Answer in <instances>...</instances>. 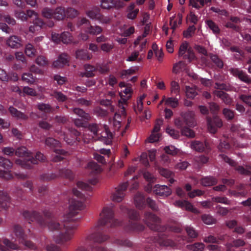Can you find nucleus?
I'll return each instance as SVG.
<instances>
[{
	"label": "nucleus",
	"mask_w": 251,
	"mask_h": 251,
	"mask_svg": "<svg viewBox=\"0 0 251 251\" xmlns=\"http://www.w3.org/2000/svg\"><path fill=\"white\" fill-rule=\"evenodd\" d=\"M25 52L26 56L33 57L35 56L37 51L32 45L28 44L25 46Z\"/></svg>",
	"instance_id": "obj_30"
},
{
	"label": "nucleus",
	"mask_w": 251,
	"mask_h": 251,
	"mask_svg": "<svg viewBox=\"0 0 251 251\" xmlns=\"http://www.w3.org/2000/svg\"><path fill=\"white\" fill-rule=\"evenodd\" d=\"M135 7V3H131L127 8V17L129 19H134L139 12V9Z\"/></svg>",
	"instance_id": "obj_18"
},
{
	"label": "nucleus",
	"mask_w": 251,
	"mask_h": 251,
	"mask_svg": "<svg viewBox=\"0 0 251 251\" xmlns=\"http://www.w3.org/2000/svg\"><path fill=\"white\" fill-rule=\"evenodd\" d=\"M72 41V37L69 32H64L61 34V41L64 44H68Z\"/></svg>",
	"instance_id": "obj_50"
},
{
	"label": "nucleus",
	"mask_w": 251,
	"mask_h": 251,
	"mask_svg": "<svg viewBox=\"0 0 251 251\" xmlns=\"http://www.w3.org/2000/svg\"><path fill=\"white\" fill-rule=\"evenodd\" d=\"M182 115L183 117V120H185V123L187 126L192 127L196 125V122L195 119V113L193 112L190 111Z\"/></svg>",
	"instance_id": "obj_15"
},
{
	"label": "nucleus",
	"mask_w": 251,
	"mask_h": 251,
	"mask_svg": "<svg viewBox=\"0 0 251 251\" xmlns=\"http://www.w3.org/2000/svg\"><path fill=\"white\" fill-rule=\"evenodd\" d=\"M208 27L213 31L214 33L219 32L220 29L217 25L211 20H208L206 22Z\"/></svg>",
	"instance_id": "obj_52"
},
{
	"label": "nucleus",
	"mask_w": 251,
	"mask_h": 251,
	"mask_svg": "<svg viewBox=\"0 0 251 251\" xmlns=\"http://www.w3.org/2000/svg\"><path fill=\"white\" fill-rule=\"evenodd\" d=\"M87 28V32L90 34L96 35L100 34L102 31V28L99 26H92L90 25L88 27H86Z\"/></svg>",
	"instance_id": "obj_37"
},
{
	"label": "nucleus",
	"mask_w": 251,
	"mask_h": 251,
	"mask_svg": "<svg viewBox=\"0 0 251 251\" xmlns=\"http://www.w3.org/2000/svg\"><path fill=\"white\" fill-rule=\"evenodd\" d=\"M165 104L173 108H175L178 105V100L176 98H168L165 100Z\"/></svg>",
	"instance_id": "obj_51"
},
{
	"label": "nucleus",
	"mask_w": 251,
	"mask_h": 251,
	"mask_svg": "<svg viewBox=\"0 0 251 251\" xmlns=\"http://www.w3.org/2000/svg\"><path fill=\"white\" fill-rule=\"evenodd\" d=\"M207 122L208 130L211 133H215L217 128L221 127L223 125L221 120L217 117H214L213 119L207 118Z\"/></svg>",
	"instance_id": "obj_9"
},
{
	"label": "nucleus",
	"mask_w": 251,
	"mask_h": 251,
	"mask_svg": "<svg viewBox=\"0 0 251 251\" xmlns=\"http://www.w3.org/2000/svg\"><path fill=\"white\" fill-rule=\"evenodd\" d=\"M230 73L234 76H238L241 80L247 83L251 82V79L242 71L236 68H231Z\"/></svg>",
	"instance_id": "obj_16"
},
{
	"label": "nucleus",
	"mask_w": 251,
	"mask_h": 251,
	"mask_svg": "<svg viewBox=\"0 0 251 251\" xmlns=\"http://www.w3.org/2000/svg\"><path fill=\"white\" fill-rule=\"evenodd\" d=\"M215 95L220 98L226 104H230L231 102V99L229 96L222 91H216L215 92Z\"/></svg>",
	"instance_id": "obj_29"
},
{
	"label": "nucleus",
	"mask_w": 251,
	"mask_h": 251,
	"mask_svg": "<svg viewBox=\"0 0 251 251\" xmlns=\"http://www.w3.org/2000/svg\"><path fill=\"white\" fill-rule=\"evenodd\" d=\"M85 73L84 75L87 77H91L94 75L93 72L95 70V68L90 65H86L85 66Z\"/></svg>",
	"instance_id": "obj_64"
},
{
	"label": "nucleus",
	"mask_w": 251,
	"mask_h": 251,
	"mask_svg": "<svg viewBox=\"0 0 251 251\" xmlns=\"http://www.w3.org/2000/svg\"><path fill=\"white\" fill-rule=\"evenodd\" d=\"M148 40L144 36H139L134 42V47L139 51H142L146 49Z\"/></svg>",
	"instance_id": "obj_12"
},
{
	"label": "nucleus",
	"mask_w": 251,
	"mask_h": 251,
	"mask_svg": "<svg viewBox=\"0 0 251 251\" xmlns=\"http://www.w3.org/2000/svg\"><path fill=\"white\" fill-rule=\"evenodd\" d=\"M9 110L11 115L18 119L25 120L27 119L26 115L19 111L13 107H10Z\"/></svg>",
	"instance_id": "obj_28"
},
{
	"label": "nucleus",
	"mask_w": 251,
	"mask_h": 251,
	"mask_svg": "<svg viewBox=\"0 0 251 251\" xmlns=\"http://www.w3.org/2000/svg\"><path fill=\"white\" fill-rule=\"evenodd\" d=\"M196 28L194 25L190 26L187 30L183 32V36L186 38L192 37L195 31Z\"/></svg>",
	"instance_id": "obj_57"
},
{
	"label": "nucleus",
	"mask_w": 251,
	"mask_h": 251,
	"mask_svg": "<svg viewBox=\"0 0 251 251\" xmlns=\"http://www.w3.org/2000/svg\"><path fill=\"white\" fill-rule=\"evenodd\" d=\"M201 220L206 225H211L215 223V220L209 214H203L201 216Z\"/></svg>",
	"instance_id": "obj_48"
},
{
	"label": "nucleus",
	"mask_w": 251,
	"mask_h": 251,
	"mask_svg": "<svg viewBox=\"0 0 251 251\" xmlns=\"http://www.w3.org/2000/svg\"><path fill=\"white\" fill-rule=\"evenodd\" d=\"M12 165V163L9 159L0 156V166L3 168V170L0 169V178L9 180L13 177V174L10 170Z\"/></svg>",
	"instance_id": "obj_8"
},
{
	"label": "nucleus",
	"mask_w": 251,
	"mask_h": 251,
	"mask_svg": "<svg viewBox=\"0 0 251 251\" xmlns=\"http://www.w3.org/2000/svg\"><path fill=\"white\" fill-rule=\"evenodd\" d=\"M180 91L179 84L175 81L171 82V92L175 94H178Z\"/></svg>",
	"instance_id": "obj_60"
},
{
	"label": "nucleus",
	"mask_w": 251,
	"mask_h": 251,
	"mask_svg": "<svg viewBox=\"0 0 251 251\" xmlns=\"http://www.w3.org/2000/svg\"><path fill=\"white\" fill-rule=\"evenodd\" d=\"M45 143L47 146L51 147H57L59 146L60 143L59 141L52 138H48L46 140Z\"/></svg>",
	"instance_id": "obj_62"
},
{
	"label": "nucleus",
	"mask_w": 251,
	"mask_h": 251,
	"mask_svg": "<svg viewBox=\"0 0 251 251\" xmlns=\"http://www.w3.org/2000/svg\"><path fill=\"white\" fill-rule=\"evenodd\" d=\"M176 206L192 212L195 214L200 213V211L197 208L193 207L191 203L187 201L178 200L175 202Z\"/></svg>",
	"instance_id": "obj_10"
},
{
	"label": "nucleus",
	"mask_w": 251,
	"mask_h": 251,
	"mask_svg": "<svg viewBox=\"0 0 251 251\" xmlns=\"http://www.w3.org/2000/svg\"><path fill=\"white\" fill-rule=\"evenodd\" d=\"M187 249L193 251H202L204 248V245L202 243H196L194 244L188 245Z\"/></svg>",
	"instance_id": "obj_33"
},
{
	"label": "nucleus",
	"mask_w": 251,
	"mask_h": 251,
	"mask_svg": "<svg viewBox=\"0 0 251 251\" xmlns=\"http://www.w3.org/2000/svg\"><path fill=\"white\" fill-rule=\"evenodd\" d=\"M119 86L120 88H123V90H121L119 93L121 100L119 101V107L121 108L122 114L125 115L126 112L124 104L131 98L133 90L130 84H126L124 82H120Z\"/></svg>",
	"instance_id": "obj_5"
},
{
	"label": "nucleus",
	"mask_w": 251,
	"mask_h": 251,
	"mask_svg": "<svg viewBox=\"0 0 251 251\" xmlns=\"http://www.w3.org/2000/svg\"><path fill=\"white\" fill-rule=\"evenodd\" d=\"M175 125L177 128L180 129L181 130L187 126L185 123V120H183L182 116L181 117L175 119Z\"/></svg>",
	"instance_id": "obj_45"
},
{
	"label": "nucleus",
	"mask_w": 251,
	"mask_h": 251,
	"mask_svg": "<svg viewBox=\"0 0 251 251\" xmlns=\"http://www.w3.org/2000/svg\"><path fill=\"white\" fill-rule=\"evenodd\" d=\"M146 204H147L148 206L150 207L152 210L155 211H158V207L157 206L155 201L150 198H147Z\"/></svg>",
	"instance_id": "obj_59"
},
{
	"label": "nucleus",
	"mask_w": 251,
	"mask_h": 251,
	"mask_svg": "<svg viewBox=\"0 0 251 251\" xmlns=\"http://www.w3.org/2000/svg\"><path fill=\"white\" fill-rule=\"evenodd\" d=\"M87 15L92 19L98 20L100 18V14L98 8H94L86 12Z\"/></svg>",
	"instance_id": "obj_32"
},
{
	"label": "nucleus",
	"mask_w": 251,
	"mask_h": 251,
	"mask_svg": "<svg viewBox=\"0 0 251 251\" xmlns=\"http://www.w3.org/2000/svg\"><path fill=\"white\" fill-rule=\"evenodd\" d=\"M112 243L121 247H131L133 246L132 242L126 238L115 239L113 240Z\"/></svg>",
	"instance_id": "obj_20"
},
{
	"label": "nucleus",
	"mask_w": 251,
	"mask_h": 251,
	"mask_svg": "<svg viewBox=\"0 0 251 251\" xmlns=\"http://www.w3.org/2000/svg\"><path fill=\"white\" fill-rule=\"evenodd\" d=\"M212 201L215 202H219L221 203H224L226 204H229L230 201L225 197H215L212 198Z\"/></svg>",
	"instance_id": "obj_61"
},
{
	"label": "nucleus",
	"mask_w": 251,
	"mask_h": 251,
	"mask_svg": "<svg viewBox=\"0 0 251 251\" xmlns=\"http://www.w3.org/2000/svg\"><path fill=\"white\" fill-rule=\"evenodd\" d=\"M33 25L29 26V30L30 32L34 33L41 29L44 25V22L40 18H36L33 19Z\"/></svg>",
	"instance_id": "obj_21"
},
{
	"label": "nucleus",
	"mask_w": 251,
	"mask_h": 251,
	"mask_svg": "<svg viewBox=\"0 0 251 251\" xmlns=\"http://www.w3.org/2000/svg\"><path fill=\"white\" fill-rule=\"evenodd\" d=\"M142 58L141 55L139 54V51L138 50H135L129 55L128 58L126 59V60L127 61H138L139 62L142 60Z\"/></svg>",
	"instance_id": "obj_35"
},
{
	"label": "nucleus",
	"mask_w": 251,
	"mask_h": 251,
	"mask_svg": "<svg viewBox=\"0 0 251 251\" xmlns=\"http://www.w3.org/2000/svg\"><path fill=\"white\" fill-rule=\"evenodd\" d=\"M126 189H117V191L112 195L113 201L119 202L121 201L125 195Z\"/></svg>",
	"instance_id": "obj_25"
},
{
	"label": "nucleus",
	"mask_w": 251,
	"mask_h": 251,
	"mask_svg": "<svg viewBox=\"0 0 251 251\" xmlns=\"http://www.w3.org/2000/svg\"><path fill=\"white\" fill-rule=\"evenodd\" d=\"M71 132L74 135V136L70 135L71 138H68V135H67L66 137L65 135H63L64 140L69 144H72L74 141L75 137L79 135L78 132L76 130H74Z\"/></svg>",
	"instance_id": "obj_55"
},
{
	"label": "nucleus",
	"mask_w": 251,
	"mask_h": 251,
	"mask_svg": "<svg viewBox=\"0 0 251 251\" xmlns=\"http://www.w3.org/2000/svg\"><path fill=\"white\" fill-rule=\"evenodd\" d=\"M182 16L181 14H178L177 16H173L170 18V25L171 28L175 29L178 25H180L182 22Z\"/></svg>",
	"instance_id": "obj_22"
},
{
	"label": "nucleus",
	"mask_w": 251,
	"mask_h": 251,
	"mask_svg": "<svg viewBox=\"0 0 251 251\" xmlns=\"http://www.w3.org/2000/svg\"><path fill=\"white\" fill-rule=\"evenodd\" d=\"M191 148L197 151H202L207 148V145L206 143L204 144L203 143L199 141H194L191 143Z\"/></svg>",
	"instance_id": "obj_26"
},
{
	"label": "nucleus",
	"mask_w": 251,
	"mask_h": 251,
	"mask_svg": "<svg viewBox=\"0 0 251 251\" xmlns=\"http://www.w3.org/2000/svg\"><path fill=\"white\" fill-rule=\"evenodd\" d=\"M44 160H45V157L40 152L36 153L35 158L30 155V159L29 160L33 164H36L39 161H43Z\"/></svg>",
	"instance_id": "obj_38"
},
{
	"label": "nucleus",
	"mask_w": 251,
	"mask_h": 251,
	"mask_svg": "<svg viewBox=\"0 0 251 251\" xmlns=\"http://www.w3.org/2000/svg\"><path fill=\"white\" fill-rule=\"evenodd\" d=\"M189 3L192 7L199 9L204 5V0H190Z\"/></svg>",
	"instance_id": "obj_54"
},
{
	"label": "nucleus",
	"mask_w": 251,
	"mask_h": 251,
	"mask_svg": "<svg viewBox=\"0 0 251 251\" xmlns=\"http://www.w3.org/2000/svg\"><path fill=\"white\" fill-rule=\"evenodd\" d=\"M125 212L127 213L130 219L128 224L125 226L126 231H141L144 229V226L137 222L140 217L137 211L134 209L125 208Z\"/></svg>",
	"instance_id": "obj_4"
},
{
	"label": "nucleus",
	"mask_w": 251,
	"mask_h": 251,
	"mask_svg": "<svg viewBox=\"0 0 251 251\" xmlns=\"http://www.w3.org/2000/svg\"><path fill=\"white\" fill-rule=\"evenodd\" d=\"M112 124L116 129H119L121 126V116L116 113L112 120Z\"/></svg>",
	"instance_id": "obj_56"
},
{
	"label": "nucleus",
	"mask_w": 251,
	"mask_h": 251,
	"mask_svg": "<svg viewBox=\"0 0 251 251\" xmlns=\"http://www.w3.org/2000/svg\"><path fill=\"white\" fill-rule=\"evenodd\" d=\"M165 189H155L153 192L155 193L156 195L162 198L167 197L171 194V189H167V191H165Z\"/></svg>",
	"instance_id": "obj_39"
},
{
	"label": "nucleus",
	"mask_w": 251,
	"mask_h": 251,
	"mask_svg": "<svg viewBox=\"0 0 251 251\" xmlns=\"http://www.w3.org/2000/svg\"><path fill=\"white\" fill-rule=\"evenodd\" d=\"M13 232L20 243L29 249L32 250L36 249L35 244L31 241L27 240V236L20 226L18 225H15L13 227Z\"/></svg>",
	"instance_id": "obj_7"
},
{
	"label": "nucleus",
	"mask_w": 251,
	"mask_h": 251,
	"mask_svg": "<svg viewBox=\"0 0 251 251\" xmlns=\"http://www.w3.org/2000/svg\"><path fill=\"white\" fill-rule=\"evenodd\" d=\"M230 130L232 132L235 133L240 136H243L244 134V129L239 125L232 124L230 127Z\"/></svg>",
	"instance_id": "obj_36"
},
{
	"label": "nucleus",
	"mask_w": 251,
	"mask_h": 251,
	"mask_svg": "<svg viewBox=\"0 0 251 251\" xmlns=\"http://www.w3.org/2000/svg\"><path fill=\"white\" fill-rule=\"evenodd\" d=\"M186 95L188 98H194L197 94L195 88L186 86Z\"/></svg>",
	"instance_id": "obj_53"
},
{
	"label": "nucleus",
	"mask_w": 251,
	"mask_h": 251,
	"mask_svg": "<svg viewBox=\"0 0 251 251\" xmlns=\"http://www.w3.org/2000/svg\"><path fill=\"white\" fill-rule=\"evenodd\" d=\"M76 57L80 59H90L91 56L88 54L86 50H78L76 52Z\"/></svg>",
	"instance_id": "obj_42"
},
{
	"label": "nucleus",
	"mask_w": 251,
	"mask_h": 251,
	"mask_svg": "<svg viewBox=\"0 0 251 251\" xmlns=\"http://www.w3.org/2000/svg\"><path fill=\"white\" fill-rule=\"evenodd\" d=\"M98 182L96 179H93L88 181L82 180L78 181L77 182V186L79 188H91L92 186L95 185Z\"/></svg>",
	"instance_id": "obj_19"
},
{
	"label": "nucleus",
	"mask_w": 251,
	"mask_h": 251,
	"mask_svg": "<svg viewBox=\"0 0 251 251\" xmlns=\"http://www.w3.org/2000/svg\"><path fill=\"white\" fill-rule=\"evenodd\" d=\"M134 202L136 207L139 209L146 207V200L143 194L140 192L137 193L134 197Z\"/></svg>",
	"instance_id": "obj_13"
},
{
	"label": "nucleus",
	"mask_w": 251,
	"mask_h": 251,
	"mask_svg": "<svg viewBox=\"0 0 251 251\" xmlns=\"http://www.w3.org/2000/svg\"><path fill=\"white\" fill-rule=\"evenodd\" d=\"M54 154H53V157H52V160L53 161L56 162L61 160L64 158V156H65L66 152L60 149H55L54 151Z\"/></svg>",
	"instance_id": "obj_31"
},
{
	"label": "nucleus",
	"mask_w": 251,
	"mask_h": 251,
	"mask_svg": "<svg viewBox=\"0 0 251 251\" xmlns=\"http://www.w3.org/2000/svg\"><path fill=\"white\" fill-rule=\"evenodd\" d=\"M6 44L13 49H18L22 46L21 38L15 35L11 36L7 39Z\"/></svg>",
	"instance_id": "obj_11"
},
{
	"label": "nucleus",
	"mask_w": 251,
	"mask_h": 251,
	"mask_svg": "<svg viewBox=\"0 0 251 251\" xmlns=\"http://www.w3.org/2000/svg\"><path fill=\"white\" fill-rule=\"evenodd\" d=\"M120 224V222L115 218L112 206L104 207L100 213V218L96 225L91 228V233L86 236V240L93 243L101 244L109 239L108 236L102 233L104 227H114Z\"/></svg>",
	"instance_id": "obj_2"
},
{
	"label": "nucleus",
	"mask_w": 251,
	"mask_h": 251,
	"mask_svg": "<svg viewBox=\"0 0 251 251\" xmlns=\"http://www.w3.org/2000/svg\"><path fill=\"white\" fill-rule=\"evenodd\" d=\"M69 61V58L67 54H61L58 58L55 60L53 63L52 66L55 68H61L64 66L67 65Z\"/></svg>",
	"instance_id": "obj_14"
},
{
	"label": "nucleus",
	"mask_w": 251,
	"mask_h": 251,
	"mask_svg": "<svg viewBox=\"0 0 251 251\" xmlns=\"http://www.w3.org/2000/svg\"><path fill=\"white\" fill-rule=\"evenodd\" d=\"M22 79L28 84H32L35 81L32 75L29 73H24L22 76Z\"/></svg>",
	"instance_id": "obj_40"
},
{
	"label": "nucleus",
	"mask_w": 251,
	"mask_h": 251,
	"mask_svg": "<svg viewBox=\"0 0 251 251\" xmlns=\"http://www.w3.org/2000/svg\"><path fill=\"white\" fill-rule=\"evenodd\" d=\"M146 204H147L148 206L150 207L152 210L155 211H158V207L157 206L155 201L150 198H147Z\"/></svg>",
	"instance_id": "obj_58"
},
{
	"label": "nucleus",
	"mask_w": 251,
	"mask_h": 251,
	"mask_svg": "<svg viewBox=\"0 0 251 251\" xmlns=\"http://www.w3.org/2000/svg\"><path fill=\"white\" fill-rule=\"evenodd\" d=\"M101 126H98L97 125H92L90 126V129L94 135L98 136V138L103 141L105 144H109L111 142L112 135L108 130L107 126H103L104 131H101Z\"/></svg>",
	"instance_id": "obj_6"
},
{
	"label": "nucleus",
	"mask_w": 251,
	"mask_h": 251,
	"mask_svg": "<svg viewBox=\"0 0 251 251\" xmlns=\"http://www.w3.org/2000/svg\"><path fill=\"white\" fill-rule=\"evenodd\" d=\"M144 221L147 226L152 230L157 231L153 236L151 237V240L154 243H157L160 246L174 247L175 243L172 240L168 238L164 226L160 225V220L155 215L150 212L145 213Z\"/></svg>",
	"instance_id": "obj_3"
},
{
	"label": "nucleus",
	"mask_w": 251,
	"mask_h": 251,
	"mask_svg": "<svg viewBox=\"0 0 251 251\" xmlns=\"http://www.w3.org/2000/svg\"><path fill=\"white\" fill-rule=\"evenodd\" d=\"M72 189L73 193L77 199H73L69 206V212L68 214V220L63 224H60L55 221L52 216V214L48 210L43 211L44 217L36 211H29L24 210L22 215L25 219L29 223L36 221L43 226H48L50 230H60L62 228L64 232H61L59 235L54 237L55 242L63 245H68L73 239L75 230L78 226V221L81 218L82 215L79 212L83 210L86 205L84 201L89 199L93 195V189Z\"/></svg>",
	"instance_id": "obj_1"
},
{
	"label": "nucleus",
	"mask_w": 251,
	"mask_h": 251,
	"mask_svg": "<svg viewBox=\"0 0 251 251\" xmlns=\"http://www.w3.org/2000/svg\"><path fill=\"white\" fill-rule=\"evenodd\" d=\"M66 17L65 9L61 7L56 8L53 11V19L56 20H63Z\"/></svg>",
	"instance_id": "obj_24"
},
{
	"label": "nucleus",
	"mask_w": 251,
	"mask_h": 251,
	"mask_svg": "<svg viewBox=\"0 0 251 251\" xmlns=\"http://www.w3.org/2000/svg\"><path fill=\"white\" fill-rule=\"evenodd\" d=\"M188 196L191 198H193L196 196H200L203 194L204 192L201 189H193V191H190L192 189H186Z\"/></svg>",
	"instance_id": "obj_46"
},
{
	"label": "nucleus",
	"mask_w": 251,
	"mask_h": 251,
	"mask_svg": "<svg viewBox=\"0 0 251 251\" xmlns=\"http://www.w3.org/2000/svg\"><path fill=\"white\" fill-rule=\"evenodd\" d=\"M51 96L59 101H64L67 99V97L61 92L54 91L51 94Z\"/></svg>",
	"instance_id": "obj_49"
},
{
	"label": "nucleus",
	"mask_w": 251,
	"mask_h": 251,
	"mask_svg": "<svg viewBox=\"0 0 251 251\" xmlns=\"http://www.w3.org/2000/svg\"><path fill=\"white\" fill-rule=\"evenodd\" d=\"M165 151L168 153L172 155H175L178 154L180 151L173 146H167L164 149Z\"/></svg>",
	"instance_id": "obj_47"
},
{
	"label": "nucleus",
	"mask_w": 251,
	"mask_h": 251,
	"mask_svg": "<svg viewBox=\"0 0 251 251\" xmlns=\"http://www.w3.org/2000/svg\"><path fill=\"white\" fill-rule=\"evenodd\" d=\"M10 205V198L7 194L0 191V207L7 209Z\"/></svg>",
	"instance_id": "obj_17"
},
{
	"label": "nucleus",
	"mask_w": 251,
	"mask_h": 251,
	"mask_svg": "<svg viewBox=\"0 0 251 251\" xmlns=\"http://www.w3.org/2000/svg\"><path fill=\"white\" fill-rule=\"evenodd\" d=\"M181 132L182 135L188 137H194L195 136V133L194 131L191 129L189 128L187 126L182 129Z\"/></svg>",
	"instance_id": "obj_63"
},
{
	"label": "nucleus",
	"mask_w": 251,
	"mask_h": 251,
	"mask_svg": "<svg viewBox=\"0 0 251 251\" xmlns=\"http://www.w3.org/2000/svg\"><path fill=\"white\" fill-rule=\"evenodd\" d=\"M216 183V179L210 176L205 177L201 180V183L204 187H210L215 185Z\"/></svg>",
	"instance_id": "obj_27"
},
{
	"label": "nucleus",
	"mask_w": 251,
	"mask_h": 251,
	"mask_svg": "<svg viewBox=\"0 0 251 251\" xmlns=\"http://www.w3.org/2000/svg\"><path fill=\"white\" fill-rule=\"evenodd\" d=\"M74 112L85 120H89L91 118L90 115L85 113L83 110L79 108H74L73 109Z\"/></svg>",
	"instance_id": "obj_41"
},
{
	"label": "nucleus",
	"mask_w": 251,
	"mask_h": 251,
	"mask_svg": "<svg viewBox=\"0 0 251 251\" xmlns=\"http://www.w3.org/2000/svg\"><path fill=\"white\" fill-rule=\"evenodd\" d=\"M54 10L50 8H44L42 11V16L47 19H53Z\"/></svg>",
	"instance_id": "obj_44"
},
{
	"label": "nucleus",
	"mask_w": 251,
	"mask_h": 251,
	"mask_svg": "<svg viewBox=\"0 0 251 251\" xmlns=\"http://www.w3.org/2000/svg\"><path fill=\"white\" fill-rule=\"evenodd\" d=\"M146 95L143 94L138 98L136 102V105L135 107L136 112H141L143 110V100L146 98Z\"/></svg>",
	"instance_id": "obj_34"
},
{
	"label": "nucleus",
	"mask_w": 251,
	"mask_h": 251,
	"mask_svg": "<svg viewBox=\"0 0 251 251\" xmlns=\"http://www.w3.org/2000/svg\"><path fill=\"white\" fill-rule=\"evenodd\" d=\"M185 67V63L182 61H180L174 65L173 68V73L175 74L179 73L180 71H182Z\"/></svg>",
	"instance_id": "obj_43"
},
{
	"label": "nucleus",
	"mask_w": 251,
	"mask_h": 251,
	"mask_svg": "<svg viewBox=\"0 0 251 251\" xmlns=\"http://www.w3.org/2000/svg\"><path fill=\"white\" fill-rule=\"evenodd\" d=\"M15 154L20 157H25L27 161L30 159L31 153L25 147L18 148L15 151Z\"/></svg>",
	"instance_id": "obj_23"
}]
</instances>
